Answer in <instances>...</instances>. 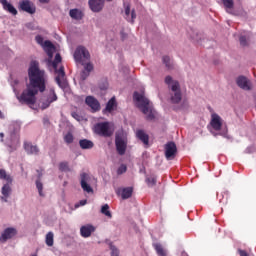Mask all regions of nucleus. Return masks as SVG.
I'll return each mask as SVG.
<instances>
[{
	"mask_svg": "<svg viewBox=\"0 0 256 256\" xmlns=\"http://www.w3.org/2000/svg\"><path fill=\"white\" fill-rule=\"evenodd\" d=\"M210 125L214 131H221V128L223 127V120L221 119V116L213 113L211 115Z\"/></svg>",
	"mask_w": 256,
	"mask_h": 256,
	"instance_id": "obj_12",
	"label": "nucleus"
},
{
	"mask_svg": "<svg viewBox=\"0 0 256 256\" xmlns=\"http://www.w3.org/2000/svg\"><path fill=\"white\" fill-rule=\"evenodd\" d=\"M227 13H231V11H229V9H233V7H235V2L233 0H221Z\"/></svg>",
	"mask_w": 256,
	"mask_h": 256,
	"instance_id": "obj_30",
	"label": "nucleus"
},
{
	"mask_svg": "<svg viewBox=\"0 0 256 256\" xmlns=\"http://www.w3.org/2000/svg\"><path fill=\"white\" fill-rule=\"evenodd\" d=\"M36 42L38 43V45H41L42 47H45V42H43V38L41 35H37L35 37Z\"/></svg>",
	"mask_w": 256,
	"mask_h": 256,
	"instance_id": "obj_39",
	"label": "nucleus"
},
{
	"mask_svg": "<svg viewBox=\"0 0 256 256\" xmlns=\"http://www.w3.org/2000/svg\"><path fill=\"white\" fill-rule=\"evenodd\" d=\"M93 233H95V226L91 224L84 225L80 228V235L81 237H84V239L91 237V234Z\"/></svg>",
	"mask_w": 256,
	"mask_h": 256,
	"instance_id": "obj_20",
	"label": "nucleus"
},
{
	"mask_svg": "<svg viewBox=\"0 0 256 256\" xmlns=\"http://www.w3.org/2000/svg\"><path fill=\"white\" fill-rule=\"evenodd\" d=\"M40 3H49V0H39Z\"/></svg>",
	"mask_w": 256,
	"mask_h": 256,
	"instance_id": "obj_47",
	"label": "nucleus"
},
{
	"mask_svg": "<svg viewBox=\"0 0 256 256\" xmlns=\"http://www.w3.org/2000/svg\"><path fill=\"white\" fill-rule=\"evenodd\" d=\"M57 93H55V88H50L48 94L46 95V99L41 102V109H49L51 107V103H55L57 101Z\"/></svg>",
	"mask_w": 256,
	"mask_h": 256,
	"instance_id": "obj_8",
	"label": "nucleus"
},
{
	"mask_svg": "<svg viewBox=\"0 0 256 256\" xmlns=\"http://www.w3.org/2000/svg\"><path fill=\"white\" fill-rule=\"evenodd\" d=\"M125 15H126V19H127V17H129V15H131V6L130 5H127L125 7Z\"/></svg>",
	"mask_w": 256,
	"mask_h": 256,
	"instance_id": "obj_43",
	"label": "nucleus"
},
{
	"mask_svg": "<svg viewBox=\"0 0 256 256\" xmlns=\"http://www.w3.org/2000/svg\"><path fill=\"white\" fill-rule=\"evenodd\" d=\"M84 69L80 73V79L81 81L87 80V77L91 75V71H93L94 67L91 62L88 63H82Z\"/></svg>",
	"mask_w": 256,
	"mask_h": 256,
	"instance_id": "obj_17",
	"label": "nucleus"
},
{
	"mask_svg": "<svg viewBox=\"0 0 256 256\" xmlns=\"http://www.w3.org/2000/svg\"><path fill=\"white\" fill-rule=\"evenodd\" d=\"M74 137L73 134L71 132H68L65 136H64V141L65 143H67L68 145H71V143H73Z\"/></svg>",
	"mask_w": 256,
	"mask_h": 256,
	"instance_id": "obj_35",
	"label": "nucleus"
},
{
	"mask_svg": "<svg viewBox=\"0 0 256 256\" xmlns=\"http://www.w3.org/2000/svg\"><path fill=\"white\" fill-rule=\"evenodd\" d=\"M80 177H81L80 185H81L83 191H86V193H93V188L88 184L89 179H91L89 177V174L82 173Z\"/></svg>",
	"mask_w": 256,
	"mask_h": 256,
	"instance_id": "obj_14",
	"label": "nucleus"
},
{
	"mask_svg": "<svg viewBox=\"0 0 256 256\" xmlns=\"http://www.w3.org/2000/svg\"><path fill=\"white\" fill-rule=\"evenodd\" d=\"M123 173H127V166L125 164L120 165L117 170V175H123Z\"/></svg>",
	"mask_w": 256,
	"mask_h": 256,
	"instance_id": "obj_38",
	"label": "nucleus"
},
{
	"mask_svg": "<svg viewBox=\"0 0 256 256\" xmlns=\"http://www.w3.org/2000/svg\"><path fill=\"white\" fill-rule=\"evenodd\" d=\"M74 59L77 63H81V61H89V59H91V54H89L87 48L79 46L74 52Z\"/></svg>",
	"mask_w": 256,
	"mask_h": 256,
	"instance_id": "obj_6",
	"label": "nucleus"
},
{
	"mask_svg": "<svg viewBox=\"0 0 256 256\" xmlns=\"http://www.w3.org/2000/svg\"><path fill=\"white\" fill-rule=\"evenodd\" d=\"M115 145L118 155H125L127 151V139H125L123 134H116Z\"/></svg>",
	"mask_w": 256,
	"mask_h": 256,
	"instance_id": "obj_7",
	"label": "nucleus"
},
{
	"mask_svg": "<svg viewBox=\"0 0 256 256\" xmlns=\"http://www.w3.org/2000/svg\"><path fill=\"white\" fill-rule=\"evenodd\" d=\"M72 117H74V119H77L79 115H77V113H72Z\"/></svg>",
	"mask_w": 256,
	"mask_h": 256,
	"instance_id": "obj_46",
	"label": "nucleus"
},
{
	"mask_svg": "<svg viewBox=\"0 0 256 256\" xmlns=\"http://www.w3.org/2000/svg\"><path fill=\"white\" fill-rule=\"evenodd\" d=\"M18 9L24 11V13H29V15H35L37 8L31 0H22L18 4Z\"/></svg>",
	"mask_w": 256,
	"mask_h": 256,
	"instance_id": "obj_9",
	"label": "nucleus"
},
{
	"mask_svg": "<svg viewBox=\"0 0 256 256\" xmlns=\"http://www.w3.org/2000/svg\"><path fill=\"white\" fill-rule=\"evenodd\" d=\"M165 83L168 85L172 91L171 101L172 103H180L181 102V86L179 85V81L173 80V77L166 76Z\"/></svg>",
	"mask_w": 256,
	"mask_h": 256,
	"instance_id": "obj_4",
	"label": "nucleus"
},
{
	"mask_svg": "<svg viewBox=\"0 0 256 256\" xmlns=\"http://www.w3.org/2000/svg\"><path fill=\"white\" fill-rule=\"evenodd\" d=\"M61 61V54L57 53L55 55L54 61L52 62V67L55 70V73L57 74L55 78L57 85L60 87V89H65L67 87V81H65V67L61 66L59 69H57Z\"/></svg>",
	"mask_w": 256,
	"mask_h": 256,
	"instance_id": "obj_3",
	"label": "nucleus"
},
{
	"mask_svg": "<svg viewBox=\"0 0 256 256\" xmlns=\"http://www.w3.org/2000/svg\"><path fill=\"white\" fill-rule=\"evenodd\" d=\"M17 235V230L15 228H6L0 236L1 243H6L9 239H13Z\"/></svg>",
	"mask_w": 256,
	"mask_h": 256,
	"instance_id": "obj_13",
	"label": "nucleus"
},
{
	"mask_svg": "<svg viewBox=\"0 0 256 256\" xmlns=\"http://www.w3.org/2000/svg\"><path fill=\"white\" fill-rule=\"evenodd\" d=\"M36 187L38 189L40 197H45V194H43V183H41L39 180H37Z\"/></svg>",
	"mask_w": 256,
	"mask_h": 256,
	"instance_id": "obj_37",
	"label": "nucleus"
},
{
	"mask_svg": "<svg viewBox=\"0 0 256 256\" xmlns=\"http://www.w3.org/2000/svg\"><path fill=\"white\" fill-rule=\"evenodd\" d=\"M0 137H3V133H0Z\"/></svg>",
	"mask_w": 256,
	"mask_h": 256,
	"instance_id": "obj_49",
	"label": "nucleus"
},
{
	"mask_svg": "<svg viewBox=\"0 0 256 256\" xmlns=\"http://www.w3.org/2000/svg\"><path fill=\"white\" fill-rule=\"evenodd\" d=\"M117 195H121L122 199H131L133 196V187L118 188Z\"/></svg>",
	"mask_w": 256,
	"mask_h": 256,
	"instance_id": "obj_21",
	"label": "nucleus"
},
{
	"mask_svg": "<svg viewBox=\"0 0 256 256\" xmlns=\"http://www.w3.org/2000/svg\"><path fill=\"white\" fill-rule=\"evenodd\" d=\"M23 147L27 155H39V147L37 145H33L31 142L25 141Z\"/></svg>",
	"mask_w": 256,
	"mask_h": 256,
	"instance_id": "obj_19",
	"label": "nucleus"
},
{
	"mask_svg": "<svg viewBox=\"0 0 256 256\" xmlns=\"http://www.w3.org/2000/svg\"><path fill=\"white\" fill-rule=\"evenodd\" d=\"M239 41H240V45H242V47H247V38L245 36H241Z\"/></svg>",
	"mask_w": 256,
	"mask_h": 256,
	"instance_id": "obj_40",
	"label": "nucleus"
},
{
	"mask_svg": "<svg viewBox=\"0 0 256 256\" xmlns=\"http://www.w3.org/2000/svg\"><path fill=\"white\" fill-rule=\"evenodd\" d=\"M117 109V100L115 99V96L112 97L106 104V107L104 110H102V113L105 115L106 113H113Z\"/></svg>",
	"mask_w": 256,
	"mask_h": 256,
	"instance_id": "obj_22",
	"label": "nucleus"
},
{
	"mask_svg": "<svg viewBox=\"0 0 256 256\" xmlns=\"http://www.w3.org/2000/svg\"><path fill=\"white\" fill-rule=\"evenodd\" d=\"M136 137L141 142H143L144 145H146V146L149 145V135L147 133H145V130H137Z\"/></svg>",
	"mask_w": 256,
	"mask_h": 256,
	"instance_id": "obj_24",
	"label": "nucleus"
},
{
	"mask_svg": "<svg viewBox=\"0 0 256 256\" xmlns=\"http://www.w3.org/2000/svg\"><path fill=\"white\" fill-rule=\"evenodd\" d=\"M79 145L81 149H93L95 147V144L91 140L82 139L79 141Z\"/></svg>",
	"mask_w": 256,
	"mask_h": 256,
	"instance_id": "obj_27",
	"label": "nucleus"
},
{
	"mask_svg": "<svg viewBox=\"0 0 256 256\" xmlns=\"http://www.w3.org/2000/svg\"><path fill=\"white\" fill-rule=\"evenodd\" d=\"M59 171L69 172L71 168H69V162H60L59 163Z\"/></svg>",
	"mask_w": 256,
	"mask_h": 256,
	"instance_id": "obj_31",
	"label": "nucleus"
},
{
	"mask_svg": "<svg viewBox=\"0 0 256 256\" xmlns=\"http://www.w3.org/2000/svg\"><path fill=\"white\" fill-rule=\"evenodd\" d=\"M156 253L158 256H167V252H165V249L163 248V245L159 244V243H155L153 245Z\"/></svg>",
	"mask_w": 256,
	"mask_h": 256,
	"instance_id": "obj_29",
	"label": "nucleus"
},
{
	"mask_svg": "<svg viewBox=\"0 0 256 256\" xmlns=\"http://www.w3.org/2000/svg\"><path fill=\"white\" fill-rule=\"evenodd\" d=\"M146 183L149 187H155L157 185V178L156 177H149L146 179Z\"/></svg>",
	"mask_w": 256,
	"mask_h": 256,
	"instance_id": "obj_36",
	"label": "nucleus"
},
{
	"mask_svg": "<svg viewBox=\"0 0 256 256\" xmlns=\"http://www.w3.org/2000/svg\"><path fill=\"white\" fill-rule=\"evenodd\" d=\"M0 117H3V113H1V111H0Z\"/></svg>",
	"mask_w": 256,
	"mask_h": 256,
	"instance_id": "obj_48",
	"label": "nucleus"
},
{
	"mask_svg": "<svg viewBox=\"0 0 256 256\" xmlns=\"http://www.w3.org/2000/svg\"><path fill=\"white\" fill-rule=\"evenodd\" d=\"M162 61L167 69H173V64L171 63V58H169V56H163Z\"/></svg>",
	"mask_w": 256,
	"mask_h": 256,
	"instance_id": "obj_34",
	"label": "nucleus"
},
{
	"mask_svg": "<svg viewBox=\"0 0 256 256\" xmlns=\"http://www.w3.org/2000/svg\"><path fill=\"white\" fill-rule=\"evenodd\" d=\"M69 15L72 19H75L76 21H81L83 19V12L79 9H71L69 11Z\"/></svg>",
	"mask_w": 256,
	"mask_h": 256,
	"instance_id": "obj_26",
	"label": "nucleus"
},
{
	"mask_svg": "<svg viewBox=\"0 0 256 256\" xmlns=\"http://www.w3.org/2000/svg\"><path fill=\"white\" fill-rule=\"evenodd\" d=\"M94 133L100 135V137H111L113 131L109 127V122H100L94 126Z\"/></svg>",
	"mask_w": 256,
	"mask_h": 256,
	"instance_id": "obj_5",
	"label": "nucleus"
},
{
	"mask_svg": "<svg viewBox=\"0 0 256 256\" xmlns=\"http://www.w3.org/2000/svg\"><path fill=\"white\" fill-rule=\"evenodd\" d=\"M85 103L92 109L93 113H97V111L101 110V104L99 103V100L93 96H87Z\"/></svg>",
	"mask_w": 256,
	"mask_h": 256,
	"instance_id": "obj_11",
	"label": "nucleus"
},
{
	"mask_svg": "<svg viewBox=\"0 0 256 256\" xmlns=\"http://www.w3.org/2000/svg\"><path fill=\"white\" fill-rule=\"evenodd\" d=\"M238 253H239L240 256H249V253H247V251H245V250L239 249Z\"/></svg>",
	"mask_w": 256,
	"mask_h": 256,
	"instance_id": "obj_44",
	"label": "nucleus"
},
{
	"mask_svg": "<svg viewBox=\"0 0 256 256\" xmlns=\"http://www.w3.org/2000/svg\"><path fill=\"white\" fill-rule=\"evenodd\" d=\"M135 19H137V14L135 13V10H132L131 11V20H128V21H130V23H135Z\"/></svg>",
	"mask_w": 256,
	"mask_h": 256,
	"instance_id": "obj_42",
	"label": "nucleus"
},
{
	"mask_svg": "<svg viewBox=\"0 0 256 256\" xmlns=\"http://www.w3.org/2000/svg\"><path fill=\"white\" fill-rule=\"evenodd\" d=\"M101 213L103 215H105L106 217H109V218L112 217L111 211H109V204H105V205L102 206Z\"/></svg>",
	"mask_w": 256,
	"mask_h": 256,
	"instance_id": "obj_33",
	"label": "nucleus"
},
{
	"mask_svg": "<svg viewBox=\"0 0 256 256\" xmlns=\"http://www.w3.org/2000/svg\"><path fill=\"white\" fill-rule=\"evenodd\" d=\"M54 50H55V46L53 45V43L49 40H46L44 42V51L47 53V55L50 59L53 58V51Z\"/></svg>",
	"mask_w": 256,
	"mask_h": 256,
	"instance_id": "obj_25",
	"label": "nucleus"
},
{
	"mask_svg": "<svg viewBox=\"0 0 256 256\" xmlns=\"http://www.w3.org/2000/svg\"><path fill=\"white\" fill-rule=\"evenodd\" d=\"M111 256H119V250L115 246H111Z\"/></svg>",
	"mask_w": 256,
	"mask_h": 256,
	"instance_id": "obj_41",
	"label": "nucleus"
},
{
	"mask_svg": "<svg viewBox=\"0 0 256 256\" xmlns=\"http://www.w3.org/2000/svg\"><path fill=\"white\" fill-rule=\"evenodd\" d=\"M104 3L105 0H89V7L94 13H99L100 11H103Z\"/></svg>",
	"mask_w": 256,
	"mask_h": 256,
	"instance_id": "obj_18",
	"label": "nucleus"
},
{
	"mask_svg": "<svg viewBox=\"0 0 256 256\" xmlns=\"http://www.w3.org/2000/svg\"><path fill=\"white\" fill-rule=\"evenodd\" d=\"M107 1H113V0H107Z\"/></svg>",
	"mask_w": 256,
	"mask_h": 256,
	"instance_id": "obj_50",
	"label": "nucleus"
},
{
	"mask_svg": "<svg viewBox=\"0 0 256 256\" xmlns=\"http://www.w3.org/2000/svg\"><path fill=\"white\" fill-rule=\"evenodd\" d=\"M0 3L3 6L4 11H8V13H11V15H17V9L14 8L13 5L7 0H0Z\"/></svg>",
	"mask_w": 256,
	"mask_h": 256,
	"instance_id": "obj_23",
	"label": "nucleus"
},
{
	"mask_svg": "<svg viewBox=\"0 0 256 256\" xmlns=\"http://www.w3.org/2000/svg\"><path fill=\"white\" fill-rule=\"evenodd\" d=\"M236 83L240 89H243L244 91H251V81L247 79L245 76H240L237 78Z\"/></svg>",
	"mask_w": 256,
	"mask_h": 256,
	"instance_id": "obj_16",
	"label": "nucleus"
},
{
	"mask_svg": "<svg viewBox=\"0 0 256 256\" xmlns=\"http://www.w3.org/2000/svg\"><path fill=\"white\" fill-rule=\"evenodd\" d=\"M53 243H54V241H53V232H48L46 234V245L48 247H53Z\"/></svg>",
	"mask_w": 256,
	"mask_h": 256,
	"instance_id": "obj_32",
	"label": "nucleus"
},
{
	"mask_svg": "<svg viewBox=\"0 0 256 256\" xmlns=\"http://www.w3.org/2000/svg\"><path fill=\"white\" fill-rule=\"evenodd\" d=\"M0 179H3L7 183H13V178L11 175L7 174V171L5 169H0Z\"/></svg>",
	"mask_w": 256,
	"mask_h": 256,
	"instance_id": "obj_28",
	"label": "nucleus"
},
{
	"mask_svg": "<svg viewBox=\"0 0 256 256\" xmlns=\"http://www.w3.org/2000/svg\"><path fill=\"white\" fill-rule=\"evenodd\" d=\"M80 205H81V206L87 205V200H81V201H80Z\"/></svg>",
	"mask_w": 256,
	"mask_h": 256,
	"instance_id": "obj_45",
	"label": "nucleus"
},
{
	"mask_svg": "<svg viewBox=\"0 0 256 256\" xmlns=\"http://www.w3.org/2000/svg\"><path fill=\"white\" fill-rule=\"evenodd\" d=\"M133 100L136 103V107L146 115L147 121H153L155 119V113L153 112V106L144 93L134 92Z\"/></svg>",
	"mask_w": 256,
	"mask_h": 256,
	"instance_id": "obj_2",
	"label": "nucleus"
},
{
	"mask_svg": "<svg viewBox=\"0 0 256 256\" xmlns=\"http://www.w3.org/2000/svg\"><path fill=\"white\" fill-rule=\"evenodd\" d=\"M11 185H13V183L7 182L2 186L1 193L3 196L1 197V201H4V203H7L9 197H11V193H13V188H11Z\"/></svg>",
	"mask_w": 256,
	"mask_h": 256,
	"instance_id": "obj_15",
	"label": "nucleus"
},
{
	"mask_svg": "<svg viewBox=\"0 0 256 256\" xmlns=\"http://www.w3.org/2000/svg\"><path fill=\"white\" fill-rule=\"evenodd\" d=\"M29 83L20 96H17L19 103L22 105H35L37 103V94L45 93L47 89L45 71L39 69V62L32 61L28 69Z\"/></svg>",
	"mask_w": 256,
	"mask_h": 256,
	"instance_id": "obj_1",
	"label": "nucleus"
},
{
	"mask_svg": "<svg viewBox=\"0 0 256 256\" xmlns=\"http://www.w3.org/2000/svg\"><path fill=\"white\" fill-rule=\"evenodd\" d=\"M177 155V145L175 142H168L165 145V157L167 161H172V159H175V156Z\"/></svg>",
	"mask_w": 256,
	"mask_h": 256,
	"instance_id": "obj_10",
	"label": "nucleus"
}]
</instances>
